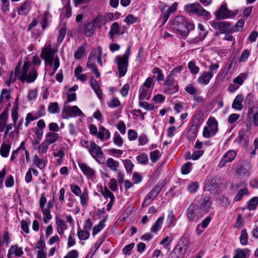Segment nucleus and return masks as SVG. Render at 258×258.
Instances as JSON below:
<instances>
[{
  "label": "nucleus",
  "mask_w": 258,
  "mask_h": 258,
  "mask_svg": "<svg viewBox=\"0 0 258 258\" xmlns=\"http://www.w3.org/2000/svg\"><path fill=\"white\" fill-rule=\"evenodd\" d=\"M248 189L247 188H243L240 189L234 198V202H238L240 201L244 195H248Z\"/></svg>",
  "instance_id": "2f4dec72"
},
{
  "label": "nucleus",
  "mask_w": 258,
  "mask_h": 258,
  "mask_svg": "<svg viewBox=\"0 0 258 258\" xmlns=\"http://www.w3.org/2000/svg\"><path fill=\"white\" fill-rule=\"evenodd\" d=\"M199 128V125L198 124L196 123H192L188 130L186 135L189 140H194L197 137Z\"/></svg>",
  "instance_id": "f3484780"
},
{
  "label": "nucleus",
  "mask_w": 258,
  "mask_h": 258,
  "mask_svg": "<svg viewBox=\"0 0 258 258\" xmlns=\"http://www.w3.org/2000/svg\"><path fill=\"white\" fill-rule=\"evenodd\" d=\"M251 169V166L249 162L243 161L241 165L236 169V172L239 177H242L248 176Z\"/></svg>",
  "instance_id": "f8f14e48"
},
{
  "label": "nucleus",
  "mask_w": 258,
  "mask_h": 258,
  "mask_svg": "<svg viewBox=\"0 0 258 258\" xmlns=\"http://www.w3.org/2000/svg\"><path fill=\"white\" fill-rule=\"evenodd\" d=\"M97 137L102 142L107 141L110 139L111 133L109 130L101 125L99 127V132Z\"/></svg>",
  "instance_id": "dca6fc26"
},
{
  "label": "nucleus",
  "mask_w": 258,
  "mask_h": 258,
  "mask_svg": "<svg viewBox=\"0 0 258 258\" xmlns=\"http://www.w3.org/2000/svg\"><path fill=\"white\" fill-rule=\"evenodd\" d=\"M123 33V32L120 31L119 24L116 22L112 24L110 26V30L108 33V37L111 41H114L115 35L122 34Z\"/></svg>",
  "instance_id": "2eb2a0df"
},
{
  "label": "nucleus",
  "mask_w": 258,
  "mask_h": 258,
  "mask_svg": "<svg viewBox=\"0 0 258 258\" xmlns=\"http://www.w3.org/2000/svg\"><path fill=\"white\" fill-rule=\"evenodd\" d=\"M201 209L196 204H191L187 209L186 214L189 221H197L203 214Z\"/></svg>",
  "instance_id": "9d476101"
},
{
  "label": "nucleus",
  "mask_w": 258,
  "mask_h": 258,
  "mask_svg": "<svg viewBox=\"0 0 258 258\" xmlns=\"http://www.w3.org/2000/svg\"><path fill=\"white\" fill-rule=\"evenodd\" d=\"M258 205V197L252 198L248 202V208L249 210H254Z\"/></svg>",
  "instance_id": "c03bdc74"
},
{
  "label": "nucleus",
  "mask_w": 258,
  "mask_h": 258,
  "mask_svg": "<svg viewBox=\"0 0 258 258\" xmlns=\"http://www.w3.org/2000/svg\"><path fill=\"white\" fill-rule=\"evenodd\" d=\"M127 135L128 140L131 141H135L138 138V134L134 130H129L128 131Z\"/></svg>",
  "instance_id": "338daca9"
},
{
  "label": "nucleus",
  "mask_w": 258,
  "mask_h": 258,
  "mask_svg": "<svg viewBox=\"0 0 258 258\" xmlns=\"http://www.w3.org/2000/svg\"><path fill=\"white\" fill-rule=\"evenodd\" d=\"M101 194L104 197V198L106 199L109 198L110 200L112 199H115L113 194L106 187L104 188L103 189H102Z\"/></svg>",
  "instance_id": "052dcab7"
},
{
  "label": "nucleus",
  "mask_w": 258,
  "mask_h": 258,
  "mask_svg": "<svg viewBox=\"0 0 258 258\" xmlns=\"http://www.w3.org/2000/svg\"><path fill=\"white\" fill-rule=\"evenodd\" d=\"M191 166V164L189 162L183 164L181 168V173L183 174H187L189 173Z\"/></svg>",
  "instance_id": "e2e57ef3"
},
{
  "label": "nucleus",
  "mask_w": 258,
  "mask_h": 258,
  "mask_svg": "<svg viewBox=\"0 0 258 258\" xmlns=\"http://www.w3.org/2000/svg\"><path fill=\"white\" fill-rule=\"evenodd\" d=\"M59 110V106L57 102L50 103L48 107V111L51 114H55Z\"/></svg>",
  "instance_id": "ea45409f"
},
{
  "label": "nucleus",
  "mask_w": 258,
  "mask_h": 258,
  "mask_svg": "<svg viewBox=\"0 0 258 258\" xmlns=\"http://www.w3.org/2000/svg\"><path fill=\"white\" fill-rule=\"evenodd\" d=\"M185 21L182 16L176 17L172 24V27L179 35L185 36L187 35V30L185 27Z\"/></svg>",
  "instance_id": "0eeeda50"
},
{
  "label": "nucleus",
  "mask_w": 258,
  "mask_h": 258,
  "mask_svg": "<svg viewBox=\"0 0 258 258\" xmlns=\"http://www.w3.org/2000/svg\"><path fill=\"white\" fill-rule=\"evenodd\" d=\"M212 203L209 199H203L202 203L201 204V210H203L205 213H207L211 208Z\"/></svg>",
  "instance_id": "c756f323"
},
{
  "label": "nucleus",
  "mask_w": 258,
  "mask_h": 258,
  "mask_svg": "<svg viewBox=\"0 0 258 258\" xmlns=\"http://www.w3.org/2000/svg\"><path fill=\"white\" fill-rule=\"evenodd\" d=\"M56 224L57 231L59 234H62L64 230L67 228V225L66 222L61 219L56 218Z\"/></svg>",
  "instance_id": "a878e982"
},
{
  "label": "nucleus",
  "mask_w": 258,
  "mask_h": 258,
  "mask_svg": "<svg viewBox=\"0 0 258 258\" xmlns=\"http://www.w3.org/2000/svg\"><path fill=\"white\" fill-rule=\"evenodd\" d=\"M70 187L72 192L76 196H79L82 193L81 188L77 185L71 184Z\"/></svg>",
  "instance_id": "774afa93"
},
{
  "label": "nucleus",
  "mask_w": 258,
  "mask_h": 258,
  "mask_svg": "<svg viewBox=\"0 0 258 258\" xmlns=\"http://www.w3.org/2000/svg\"><path fill=\"white\" fill-rule=\"evenodd\" d=\"M30 4L28 2L23 4L18 10V13L19 15H26L29 11Z\"/></svg>",
  "instance_id": "e433bc0d"
},
{
  "label": "nucleus",
  "mask_w": 258,
  "mask_h": 258,
  "mask_svg": "<svg viewBox=\"0 0 258 258\" xmlns=\"http://www.w3.org/2000/svg\"><path fill=\"white\" fill-rule=\"evenodd\" d=\"M153 73L155 74H157L158 75L156 77V80L158 81H161L164 80V75L162 73V71L159 68H154L153 70Z\"/></svg>",
  "instance_id": "bf43d9fd"
},
{
  "label": "nucleus",
  "mask_w": 258,
  "mask_h": 258,
  "mask_svg": "<svg viewBox=\"0 0 258 258\" xmlns=\"http://www.w3.org/2000/svg\"><path fill=\"white\" fill-rule=\"evenodd\" d=\"M218 131V121L214 117L208 119L203 130V136L205 138L213 137Z\"/></svg>",
  "instance_id": "39448f33"
},
{
  "label": "nucleus",
  "mask_w": 258,
  "mask_h": 258,
  "mask_svg": "<svg viewBox=\"0 0 258 258\" xmlns=\"http://www.w3.org/2000/svg\"><path fill=\"white\" fill-rule=\"evenodd\" d=\"M163 92L167 94H173L178 91L177 82L171 75H168L163 86Z\"/></svg>",
  "instance_id": "1a4fd4ad"
},
{
  "label": "nucleus",
  "mask_w": 258,
  "mask_h": 258,
  "mask_svg": "<svg viewBox=\"0 0 258 258\" xmlns=\"http://www.w3.org/2000/svg\"><path fill=\"white\" fill-rule=\"evenodd\" d=\"M11 148V145L9 143H3L1 147L0 154L4 157H8Z\"/></svg>",
  "instance_id": "bb28decb"
},
{
  "label": "nucleus",
  "mask_w": 258,
  "mask_h": 258,
  "mask_svg": "<svg viewBox=\"0 0 258 258\" xmlns=\"http://www.w3.org/2000/svg\"><path fill=\"white\" fill-rule=\"evenodd\" d=\"M213 77L211 73L207 72H204L203 75L198 78V82L200 84L207 85Z\"/></svg>",
  "instance_id": "b1692460"
},
{
  "label": "nucleus",
  "mask_w": 258,
  "mask_h": 258,
  "mask_svg": "<svg viewBox=\"0 0 258 258\" xmlns=\"http://www.w3.org/2000/svg\"><path fill=\"white\" fill-rule=\"evenodd\" d=\"M57 48L50 42L42 49L41 57L44 60L45 65L53 66V75L60 66L59 59L57 55Z\"/></svg>",
  "instance_id": "f257e3e1"
},
{
  "label": "nucleus",
  "mask_w": 258,
  "mask_h": 258,
  "mask_svg": "<svg viewBox=\"0 0 258 258\" xmlns=\"http://www.w3.org/2000/svg\"><path fill=\"white\" fill-rule=\"evenodd\" d=\"M90 85L98 96L100 95L101 91L97 82L93 78L90 80Z\"/></svg>",
  "instance_id": "c9c22d12"
},
{
  "label": "nucleus",
  "mask_w": 258,
  "mask_h": 258,
  "mask_svg": "<svg viewBox=\"0 0 258 258\" xmlns=\"http://www.w3.org/2000/svg\"><path fill=\"white\" fill-rule=\"evenodd\" d=\"M154 86V82L153 79L151 78H148L145 82H144L143 86L142 87H144V88L150 89L152 90Z\"/></svg>",
  "instance_id": "3c124183"
},
{
  "label": "nucleus",
  "mask_w": 258,
  "mask_h": 258,
  "mask_svg": "<svg viewBox=\"0 0 258 258\" xmlns=\"http://www.w3.org/2000/svg\"><path fill=\"white\" fill-rule=\"evenodd\" d=\"M164 217H159L155 222L154 225L151 228V232L154 233H157L158 229L161 227L164 221Z\"/></svg>",
  "instance_id": "7c9ffc66"
},
{
  "label": "nucleus",
  "mask_w": 258,
  "mask_h": 258,
  "mask_svg": "<svg viewBox=\"0 0 258 258\" xmlns=\"http://www.w3.org/2000/svg\"><path fill=\"white\" fill-rule=\"evenodd\" d=\"M246 76L244 74H240L238 76H237L235 79H234L233 81V83L235 84H237V86L239 87L243 83L244 80L246 79Z\"/></svg>",
  "instance_id": "a18cd8bd"
},
{
  "label": "nucleus",
  "mask_w": 258,
  "mask_h": 258,
  "mask_svg": "<svg viewBox=\"0 0 258 258\" xmlns=\"http://www.w3.org/2000/svg\"><path fill=\"white\" fill-rule=\"evenodd\" d=\"M59 137V134L53 132H48L45 135V141L49 145L55 143Z\"/></svg>",
  "instance_id": "5701e85b"
},
{
  "label": "nucleus",
  "mask_w": 258,
  "mask_h": 258,
  "mask_svg": "<svg viewBox=\"0 0 258 258\" xmlns=\"http://www.w3.org/2000/svg\"><path fill=\"white\" fill-rule=\"evenodd\" d=\"M184 11L189 14H197L199 16L208 17L210 15L209 12L205 10L199 4L195 3L185 5Z\"/></svg>",
  "instance_id": "423d86ee"
},
{
  "label": "nucleus",
  "mask_w": 258,
  "mask_h": 258,
  "mask_svg": "<svg viewBox=\"0 0 258 258\" xmlns=\"http://www.w3.org/2000/svg\"><path fill=\"white\" fill-rule=\"evenodd\" d=\"M188 68L194 74H197L199 73L200 69L196 66L195 62L194 61H189L188 63Z\"/></svg>",
  "instance_id": "864d4df0"
},
{
  "label": "nucleus",
  "mask_w": 258,
  "mask_h": 258,
  "mask_svg": "<svg viewBox=\"0 0 258 258\" xmlns=\"http://www.w3.org/2000/svg\"><path fill=\"white\" fill-rule=\"evenodd\" d=\"M30 63L28 61H25L22 69L20 72L19 80L22 82L26 81L28 83L34 82L38 77V73L35 68L31 67L30 71H28L30 68Z\"/></svg>",
  "instance_id": "7ed1b4c3"
},
{
  "label": "nucleus",
  "mask_w": 258,
  "mask_h": 258,
  "mask_svg": "<svg viewBox=\"0 0 258 258\" xmlns=\"http://www.w3.org/2000/svg\"><path fill=\"white\" fill-rule=\"evenodd\" d=\"M18 110L19 107L18 105H16L13 107L11 110V116L14 122V124L16 125L17 121L18 119Z\"/></svg>",
  "instance_id": "4c0bfd02"
},
{
  "label": "nucleus",
  "mask_w": 258,
  "mask_h": 258,
  "mask_svg": "<svg viewBox=\"0 0 258 258\" xmlns=\"http://www.w3.org/2000/svg\"><path fill=\"white\" fill-rule=\"evenodd\" d=\"M97 19H96L94 21L88 23L85 28V34L87 37L91 36L96 29V22Z\"/></svg>",
  "instance_id": "aec40b11"
},
{
  "label": "nucleus",
  "mask_w": 258,
  "mask_h": 258,
  "mask_svg": "<svg viewBox=\"0 0 258 258\" xmlns=\"http://www.w3.org/2000/svg\"><path fill=\"white\" fill-rule=\"evenodd\" d=\"M131 47L128 46L124 53L122 55H117L115 57V61L117 64L119 71V77H123L127 70L128 60L130 55Z\"/></svg>",
  "instance_id": "20e7f679"
},
{
  "label": "nucleus",
  "mask_w": 258,
  "mask_h": 258,
  "mask_svg": "<svg viewBox=\"0 0 258 258\" xmlns=\"http://www.w3.org/2000/svg\"><path fill=\"white\" fill-rule=\"evenodd\" d=\"M211 25L215 30L218 31L220 33H226L232 32L231 25L228 22H212Z\"/></svg>",
  "instance_id": "9b49d317"
},
{
  "label": "nucleus",
  "mask_w": 258,
  "mask_h": 258,
  "mask_svg": "<svg viewBox=\"0 0 258 258\" xmlns=\"http://www.w3.org/2000/svg\"><path fill=\"white\" fill-rule=\"evenodd\" d=\"M33 162L37 167L41 169L43 168L45 166L44 160L42 159H40L37 155L34 156Z\"/></svg>",
  "instance_id": "72a5a7b5"
},
{
  "label": "nucleus",
  "mask_w": 258,
  "mask_h": 258,
  "mask_svg": "<svg viewBox=\"0 0 258 258\" xmlns=\"http://www.w3.org/2000/svg\"><path fill=\"white\" fill-rule=\"evenodd\" d=\"M78 165L84 175L88 177H92L95 174V171L86 163H79Z\"/></svg>",
  "instance_id": "a211bd4d"
},
{
  "label": "nucleus",
  "mask_w": 258,
  "mask_h": 258,
  "mask_svg": "<svg viewBox=\"0 0 258 258\" xmlns=\"http://www.w3.org/2000/svg\"><path fill=\"white\" fill-rule=\"evenodd\" d=\"M150 157L151 161L153 163H155L161 157L160 152L158 150H156L154 151L151 152L150 153Z\"/></svg>",
  "instance_id": "a19ab883"
},
{
  "label": "nucleus",
  "mask_w": 258,
  "mask_h": 258,
  "mask_svg": "<svg viewBox=\"0 0 258 258\" xmlns=\"http://www.w3.org/2000/svg\"><path fill=\"white\" fill-rule=\"evenodd\" d=\"M105 226V224L103 222H100L99 223L95 225L93 227L92 235H95L98 234L101 230H102Z\"/></svg>",
  "instance_id": "6e6d98bb"
},
{
  "label": "nucleus",
  "mask_w": 258,
  "mask_h": 258,
  "mask_svg": "<svg viewBox=\"0 0 258 258\" xmlns=\"http://www.w3.org/2000/svg\"><path fill=\"white\" fill-rule=\"evenodd\" d=\"M251 251L248 249H237L235 250V255L233 258H248Z\"/></svg>",
  "instance_id": "393cba45"
},
{
  "label": "nucleus",
  "mask_w": 258,
  "mask_h": 258,
  "mask_svg": "<svg viewBox=\"0 0 258 258\" xmlns=\"http://www.w3.org/2000/svg\"><path fill=\"white\" fill-rule=\"evenodd\" d=\"M240 242L243 245H246L248 243V236L245 229H242L240 236Z\"/></svg>",
  "instance_id": "f704fd0d"
},
{
  "label": "nucleus",
  "mask_w": 258,
  "mask_h": 258,
  "mask_svg": "<svg viewBox=\"0 0 258 258\" xmlns=\"http://www.w3.org/2000/svg\"><path fill=\"white\" fill-rule=\"evenodd\" d=\"M39 249L40 250H44L46 249V245L44 240L42 237H40L39 240L37 242L34 249Z\"/></svg>",
  "instance_id": "13d9d810"
},
{
  "label": "nucleus",
  "mask_w": 258,
  "mask_h": 258,
  "mask_svg": "<svg viewBox=\"0 0 258 258\" xmlns=\"http://www.w3.org/2000/svg\"><path fill=\"white\" fill-rule=\"evenodd\" d=\"M187 105L186 104L181 102L180 103H176L174 105V110L177 112L179 113L183 110L184 108H187Z\"/></svg>",
  "instance_id": "0e129e2a"
},
{
  "label": "nucleus",
  "mask_w": 258,
  "mask_h": 258,
  "mask_svg": "<svg viewBox=\"0 0 258 258\" xmlns=\"http://www.w3.org/2000/svg\"><path fill=\"white\" fill-rule=\"evenodd\" d=\"M138 20L137 17L130 14L127 15L124 19V21L128 25H131L135 23Z\"/></svg>",
  "instance_id": "680f3d73"
},
{
  "label": "nucleus",
  "mask_w": 258,
  "mask_h": 258,
  "mask_svg": "<svg viewBox=\"0 0 258 258\" xmlns=\"http://www.w3.org/2000/svg\"><path fill=\"white\" fill-rule=\"evenodd\" d=\"M243 100L244 96L242 94L237 95L233 100L232 108L236 110H241L243 108L242 102Z\"/></svg>",
  "instance_id": "6ab92c4d"
},
{
  "label": "nucleus",
  "mask_w": 258,
  "mask_h": 258,
  "mask_svg": "<svg viewBox=\"0 0 258 258\" xmlns=\"http://www.w3.org/2000/svg\"><path fill=\"white\" fill-rule=\"evenodd\" d=\"M187 249V246L186 244L181 245L180 244H178L177 245L175 248V250H178L179 252H180V255H184Z\"/></svg>",
  "instance_id": "69168bd1"
},
{
  "label": "nucleus",
  "mask_w": 258,
  "mask_h": 258,
  "mask_svg": "<svg viewBox=\"0 0 258 258\" xmlns=\"http://www.w3.org/2000/svg\"><path fill=\"white\" fill-rule=\"evenodd\" d=\"M82 147L87 149L91 156L99 164H103L105 161L104 153L100 146L94 141L82 140Z\"/></svg>",
  "instance_id": "f03ea898"
},
{
  "label": "nucleus",
  "mask_w": 258,
  "mask_h": 258,
  "mask_svg": "<svg viewBox=\"0 0 258 258\" xmlns=\"http://www.w3.org/2000/svg\"><path fill=\"white\" fill-rule=\"evenodd\" d=\"M86 49L83 46H81L77 50L74 54V57L76 59H80L85 53Z\"/></svg>",
  "instance_id": "603ef678"
},
{
  "label": "nucleus",
  "mask_w": 258,
  "mask_h": 258,
  "mask_svg": "<svg viewBox=\"0 0 258 258\" xmlns=\"http://www.w3.org/2000/svg\"><path fill=\"white\" fill-rule=\"evenodd\" d=\"M80 198V203L82 206H87L88 203V194L86 190L83 191L79 196Z\"/></svg>",
  "instance_id": "58836bf2"
},
{
  "label": "nucleus",
  "mask_w": 258,
  "mask_h": 258,
  "mask_svg": "<svg viewBox=\"0 0 258 258\" xmlns=\"http://www.w3.org/2000/svg\"><path fill=\"white\" fill-rule=\"evenodd\" d=\"M138 163L140 164L146 165L148 163L149 159L147 154L142 153L136 157Z\"/></svg>",
  "instance_id": "473e14b6"
},
{
  "label": "nucleus",
  "mask_w": 258,
  "mask_h": 258,
  "mask_svg": "<svg viewBox=\"0 0 258 258\" xmlns=\"http://www.w3.org/2000/svg\"><path fill=\"white\" fill-rule=\"evenodd\" d=\"M123 163L126 172H132L133 171V168L134 166V164L133 163V162L130 160L126 159L123 161Z\"/></svg>",
  "instance_id": "8fccbe9b"
},
{
  "label": "nucleus",
  "mask_w": 258,
  "mask_h": 258,
  "mask_svg": "<svg viewBox=\"0 0 258 258\" xmlns=\"http://www.w3.org/2000/svg\"><path fill=\"white\" fill-rule=\"evenodd\" d=\"M163 182H159L146 195L143 201L142 206L146 207L158 196L163 187Z\"/></svg>",
  "instance_id": "6e6552de"
},
{
  "label": "nucleus",
  "mask_w": 258,
  "mask_h": 258,
  "mask_svg": "<svg viewBox=\"0 0 258 258\" xmlns=\"http://www.w3.org/2000/svg\"><path fill=\"white\" fill-rule=\"evenodd\" d=\"M66 34V28L65 27H62L60 28L59 35L57 37V43L60 44L63 41Z\"/></svg>",
  "instance_id": "5fc2aeb1"
},
{
  "label": "nucleus",
  "mask_w": 258,
  "mask_h": 258,
  "mask_svg": "<svg viewBox=\"0 0 258 258\" xmlns=\"http://www.w3.org/2000/svg\"><path fill=\"white\" fill-rule=\"evenodd\" d=\"M244 21L243 19L239 20L233 27H231V31L237 32L241 30L244 24Z\"/></svg>",
  "instance_id": "79ce46f5"
},
{
  "label": "nucleus",
  "mask_w": 258,
  "mask_h": 258,
  "mask_svg": "<svg viewBox=\"0 0 258 258\" xmlns=\"http://www.w3.org/2000/svg\"><path fill=\"white\" fill-rule=\"evenodd\" d=\"M67 102L64 103L62 113L69 111L74 113L75 116H81L83 114L82 111L77 106H73L69 107L67 105Z\"/></svg>",
  "instance_id": "412c9836"
},
{
  "label": "nucleus",
  "mask_w": 258,
  "mask_h": 258,
  "mask_svg": "<svg viewBox=\"0 0 258 258\" xmlns=\"http://www.w3.org/2000/svg\"><path fill=\"white\" fill-rule=\"evenodd\" d=\"M151 94V90L141 86L139 90V99L140 100H149L150 98Z\"/></svg>",
  "instance_id": "4be33fe9"
},
{
  "label": "nucleus",
  "mask_w": 258,
  "mask_h": 258,
  "mask_svg": "<svg viewBox=\"0 0 258 258\" xmlns=\"http://www.w3.org/2000/svg\"><path fill=\"white\" fill-rule=\"evenodd\" d=\"M49 145L48 143L44 140L38 148L39 153L41 154L45 153L47 151Z\"/></svg>",
  "instance_id": "49530a36"
},
{
  "label": "nucleus",
  "mask_w": 258,
  "mask_h": 258,
  "mask_svg": "<svg viewBox=\"0 0 258 258\" xmlns=\"http://www.w3.org/2000/svg\"><path fill=\"white\" fill-rule=\"evenodd\" d=\"M42 213L43 215V221L46 224L48 223V220L52 218V216L50 214V210L49 209H42L41 210Z\"/></svg>",
  "instance_id": "09e8293b"
},
{
  "label": "nucleus",
  "mask_w": 258,
  "mask_h": 258,
  "mask_svg": "<svg viewBox=\"0 0 258 258\" xmlns=\"http://www.w3.org/2000/svg\"><path fill=\"white\" fill-rule=\"evenodd\" d=\"M78 236L81 240H86L89 238L90 233L87 230H80L78 232Z\"/></svg>",
  "instance_id": "37998d69"
},
{
  "label": "nucleus",
  "mask_w": 258,
  "mask_h": 258,
  "mask_svg": "<svg viewBox=\"0 0 258 258\" xmlns=\"http://www.w3.org/2000/svg\"><path fill=\"white\" fill-rule=\"evenodd\" d=\"M23 253L22 248L18 247L17 245H12L10 247L8 255L10 256L13 254H15L17 256H21Z\"/></svg>",
  "instance_id": "cd10ccee"
},
{
  "label": "nucleus",
  "mask_w": 258,
  "mask_h": 258,
  "mask_svg": "<svg viewBox=\"0 0 258 258\" xmlns=\"http://www.w3.org/2000/svg\"><path fill=\"white\" fill-rule=\"evenodd\" d=\"M113 141L114 144L119 147H121L123 143L122 138L120 135L117 133L114 134Z\"/></svg>",
  "instance_id": "de8ad7c7"
},
{
  "label": "nucleus",
  "mask_w": 258,
  "mask_h": 258,
  "mask_svg": "<svg viewBox=\"0 0 258 258\" xmlns=\"http://www.w3.org/2000/svg\"><path fill=\"white\" fill-rule=\"evenodd\" d=\"M106 164L111 170L113 171H117V168L119 166V163L118 161L114 160L111 158H109L106 161Z\"/></svg>",
  "instance_id": "c85d7f7f"
},
{
  "label": "nucleus",
  "mask_w": 258,
  "mask_h": 258,
  "mask_svg": "<svg viewBox=\"0 0 258 258\" xmlns=\"http://www.w3.org/2000/svg\"><path fill=\"white\" fill-rule=\"evenodd\" d=\"M217 19H226L231 16V13L229 11L226 5L221 6L215 13Z\"/></svg>",
  "instance_id": "ddd939ff"
},
{
  "label": "nucleus",
  "mask_w": 258,
  "mask_h": 258,
  "mask_svg": "<svg viewBox=\"0 0 258 258\" xmlns=\"http://www.w3.org/2000/svg\"><path fill=\"white\" fill-rule=\"evenodd\" d=\"M134 246V243H131L128 245H126L123 248L122 253L125 255H130L131 254V250L133 249Z\"/></svg>",
  "instance_id": "4d7b16f0"
},
{
  "label": "nucleus",
  "mask_w": 258,
  "mask_h": 258,
  "mask_svg": "<svg viewBox=\"0 0 258 258\" xmlns=\"http://www.w3.org/2000/svg\"><path fill=\"white\" fill-rule=\"evenodd\" d=\"M236 156V152L234 150L227 151L219 163V167L220 168L225 166L226 164L232 161Z\"/></svg>",
  "instance_id": "4468645a"
}]
</instances>
